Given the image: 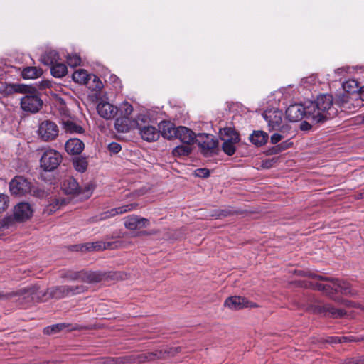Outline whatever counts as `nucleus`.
Here are the masks:
<instances>
[{
	"instance_id": "obj_36",
	"label": "nucleus",
	"mask_w": 364,
	"mask_h": 364,
	"mask_svg": "<svg viewBox=\"0 0 364 364\" xmlns=\"http://www.w3.org/2000/svg\"><path fill=\"white\" fill-rule=\"evenodd\" d=\"M62 278L67 279L70 281H82V271L80 272H73L68 271L61 274Z\"/></svg>"
},
{
	"instance_id": "obj_33",
	"label": "nucleus",
	"mask_w": 364,
	"mask_h": 364,
	"mask_svg": "<svg viewBox=\"0 0 364 364\" xmlns=\"http://www.w3.org/2000/svg\"><path fill=\"white\" fill-rule=\"evenodd\" d=\"M363 340V337L355 336H334L331 338V341L333 343L359 342Z\"/></svg>"
},
{
	"instance_id": "obj_34",
	"label": "nucleus",
	"mask_w": 364,
	"mask_h": 364,
	"mask_svg": "<svg viewBox=\"0 0 364 364\" xmlns=\"http://www.w3.org/2000/svg\"><path fill=\"white\" fill-rule=\"evenodd\" d=\"M73 164L75 169L80 173H84L87 168V161L85 158L77 157L73 159Z\"/></svg>"
},
{
	"instance_id": "obj_15",
	"label": "nucleus",
	"mask_w": 364,
	"mask_h": 364,
	"mask_svg": "<svg viewBox=\"0 0 364 364\" xmlns=\"http://www.w3.org/2000/svg\"><path fill=\"white\" fill-rule=\"evenodd\" d=\"M33 209L28 203H20L14 207V216L16 220L23 221L31 217Z\"/></svg>"
},
{
	"instance_id": "obj_51",
	"label": "nucleus",
	"mask_w": 364,
	"mask_h": 364,
	"mask_svg": "<svg viewBox=\"0 0 364 364\" xmlns=\"http://www.w3.org/2000/svg\"><path fill=\"white\" fill-rule=\"evenodd\" d=\"M283 138V136L278 133H274L271 136V143L272 144H277V142L280 141Z\"/></svg>"
},
{
	"instance_id": "obj_26",
	"label": "nucleus",
	"mask_w": 364,
	"mask_h": 364,
	"mask_svg": "<svg viewBox=\"0 0 364 364\" xmlns=\"http://www.w3.org/2000/svg\"><path fill=\"white\" fill-rule=\"evenodd\" d=\"M267 134L260 130L254 131V132L250 136V141L257 146L264 145L267 141Z\"/></svg>"
},
{
	"instance_id": "obj_49",
	"label": "nucleus",
	"mask_w": 364,
	"mask_h": 364,
	"mask_svg": "<svg viewBox=\"0 0 364 364\" xmlns=\"http://www.w3.org/2000/svg\"><path fill=\"white\" fill-rule=\"evenodd\" d=\"M51 81L48 80H44L38 82V87L41 90H44L46 88H48L51 87Z\"/></svg>"
},
{
	"instance_id": "obj_10",
	"label": "nucleus",
	"mask_w": 364,
	"mask_h": 364,
	"mask_svg": "<svg viewBox=\"0 0 364 364\" xmlns=\"http://www.w3.org/2000/svg\"><path fill=\"white\" fill-rule=\"evenodd\" d=\"M10 191L15 196H23L31 191V183L23 176H16L9 183Z\"/></svg>"
},
{
	"instance_id": "obj_55",
	"label": "nucleus",
	"mask_w": 364,
	"mask_h": 364,
	"mask_svg": "<svg viewBox=\"0 0 364 364\" xmlns=\"http://www.w3.org/2000/svg\"><path fill=\"white\" fill-rule=\"evenodd\" d=\"M342 70H343V68H338V69L337 70V72H338V73H340Z\"/></svg>"
},
{
	"instance_id": "obj_45",
	"label": "nucleus",
	"mask_w": 364,
	"mask_h": 364,
	"mask_svg": "<svg viewBox=\"0 0 364 364\" xmlns=\"http://www.w3.org/2000/svg\"><path fill=\"white\" fill-rule=\"evenodd\" d=\"M196 176L200 178H207L210 176V171L207 168H198L196 170Z\"/></svg>"
},
{
	"instance_id": "obj_40",
	"label": "nucleus",
	"mask_w": 364,
	"mask_h": 364,
	"mask_svg": "<svg viewBox=\"0 0 364 364\" xmlns=\"http://www.w3.org/2000/svg\"><path fill=\"white\" fill-rule=\"evenodd\" d=\"M174 131H176V128L173 127L171 126H168L167 129H164L162 134L164 137L171 139L176 136V133L174 132Z\"/></svg>"
},
{
	"instance_id": "obj_9",
	"label": "nucleus",
	"mask_w": 364,
	"mask_h": 364,
	"mask_svg": "<svg viewBox=\"0 0 364 364\" xmlns=\"http://www.w3.org/2000/svg\"><path fill=\"white\" fill-rule=\"evenodd\" d=\"M282 112L276 108L267 109L262 114L270 131L280 129L282 123Z\"/></svg>"
},
{
	"instance_id": "obj_60",
	"label": "nucleus",
	"mask_w": 364,
	"mask_h": 364,
	"mask_svg": "<svg viewBox=\"0 0 364 364\" xmlns=\"http://www.w3.org/2000/svg\"><path fill=\"white\" fill-rule=\"evenodd\" d=\"M363 361H364V356L363 357Z\"/></svg>"
},
{
	"instance_id": "obj_57",
	"label": "nucleus",
	"mask_w": 364,
	"mask_h": 364,
	"mask_svg": "<svg viewBox=\"0 0 364 364\" xmlns=\"http://www.w3.org/2000/svg\"><path fill=\"white\" fill-rule=\"evenodd\" d=\"M139 361H141V360H142V358H141V356H140V357L139 358Z\"/></svg>"
},
{
	"instance_id": "obj_17",
	"label": "nucleus",
	"mask_w": 364,
	"mask_h": 364,
	"mask_svg": "<svg viewBox=\"0 0 364 364\" xmlns=\"http://www.w3.org/2000/svg\"><path fill=\"white\" fill-rule=\"evenodd\" d=\"M174 132L176 138H178L183 144H193L197 136V134L186 127H178Z\"/></svg>"
},
{
	"instance_id": "obj_2",
	"label": "nucleus",
	"mask_w": 364,
	"mask_h": 364,
	"mask_svg": "<svg viewBox=\"0 0 364 364\" xmlns=\"http://www.w3.org/2000/svg\"><path fill=\"white\" fill-rule=\"evenodd\" d=\"M316 277L326 282H316L314 284V287L329 296H333L335 293H340L348 296H354L358 294L357 291L352 289L350 284L346 281L324 277L320 275L316 276Z\"/></svg>"
},
{
	"instance_id": "obj_14",
	"label": "nucleus",
	"mask_w": 364,
	"mask_h": 364,
	"mask_svg": "<svg viewBox=\"0 0 364 364\" xmlns=\"http://www.w3.org/2000/svg\"><path fill=\"white\" fill-rule=\"evenodd\" d=\"M224 305L231 310H239L246 307L255 306L245 298L237 296L228 298L225 301Z\"/></svg>"
},
{
	"instance_id": "obj_37",
	"label": "nucleus",
	"mask_w": 364,
	"mask_h": 364,
	"mask_svg": "<svg viewBox=\"0 0 364 364\" xmlns=\"http://www.w3.org/2000/svg\"><path fill=\"white\" fill-rule=\"evenodd\" d=\"M343 90L347 92H355L358 90V85L355 80L346 81L342 85Z\"/></svg>"
},
{
	"instance_id": "obj_56",
	"label": "nucleus",
	"mask_w": 364,
	"mask_h": 364,
	"mask_svg": "<svg viewBox=\"0 0 364 364\" xmlns=\"http://www.w3.org/2000/svg\"><path fill=\"white\" fill-rule=\"evenodd\" d=\"M360 198H364V192L360 193Z\"/></svg>"
},
{
	"instance_id": "obj_18",
	"label": "nucleus",
	"mask_w": 364,
	"mask_h": 364,
	"mask_svg": "<svg viewBox=\"0 0 364 364\" xmlns=\"http://www.w3.org/2000/svg\"><path fill=\"white\" fill-rule=\"evenodd\" d=\"M149 220L144 218H139L137 215H130L125 219L124 225L131 230H135L146 228L149 225Z\"/></svg>"
},
{
	"instance_id": "obj_4",
	"label": "nucleus",
	"mask_w": 364,
	"mask_h": 364,
	"mask_svg": "<svg viewBox=\"0 0 364 364\" xmlns=\"http://www.w3.org/2000/svg\"><path fill=\"white\" fill-rule=\"evenodd\" d=\"M220 136L223 141V151L228 156H232L235 152V145L239 142V134L232 128L226 127L220 130Z\"/></svg>"
},
{
	"instance_id": "obj_11",
	"label": "nucleus",
	"mask_w": 364,
	"mask_h": 364,
	"mask_svg": "<svg viewBox=\"0 0 364 364\" xmlns=\"http://www.w3.org/2000/svg\"><path fill=\"white\" fill-rule=\"evenodd\" d=\"M115 247H117L115 242H105L103 241H96L73 246V250L81 252L101 251L107 249H113Z\"/></svg>"
},
{
	"instance_id": "obj_16",
	"label": "nucleus",
	"mask_w": 364,
	"mask_h": 364,
	"mask_svg": "<svg viewBox=\"0 0 364 364\" xmlns=\"http://www.w3.org/2000/svg\"><path fill=\"white\" fill-rule=\"evenodd\" d=\"M97 111L101 117L105 119H110L117 113V108L108 102L100 101L97 104Z\"/></svg>"
},
{
	"instance_id": "obj_44",
	"label": "nucleus",
	"mask_w": 364,
	"mask_h": 364,
	"mask_svg": "<svg viewBox=\"0 0 364 364\" xmlns=\"http://www.w3.org/2000/svg\"><path fill=\"white\" fill-rule=\"evenodd\" d=\"M108 149L113 154H117L121 151L122 146L117 142H112L108 145Z\"/></svg>"
},
{
	"instance_id": "obj_46",
	"label": "nucleus",
	"mask_w": 364,
	"mask_h": 364,
	"mask_svg": "<svg viewBox=\"0 0 364 364\" xmlns=\"http://www.w3.org/2000/svg\"><path fill=\"white\" fill-rule=\"evenodd\" d=\"M122 109H123L122 112H124V116H127V117H129V115H130L133 111L132 106L128 102H125V103L122 104Z\"/></svg>"
},
{
	"instance_id": "obj_21",
	"label": "nucleus",
	"mask_w": 364,
	"mask_h": 364,
	"mask_svg": "<svg viewBox=\"0 0 364 364\" xmlns=\"http://www.w3.org/2000/svg\"><path fill=\"white\" fill-rule=\"evenodd\" d=\"M136 126V120H131L127 116L118 117L114 122V127L118 132H128L132 127Z\"/></svg>"
},
{
	"instance_id": "obj_5",
	"label": "nucleus",
	"mask_w": 364,
	"mask_h": 364,
	"mask_svg": "<svg viewBox=\"0 0 364 364\" xmlns=\"http://www.w3.org/2000/svg\"><path fill=\"white\" fill-rule=\"evenodd\" d=\"M147 117L144 115H139L136 119V127L139 131L141 138L146 141H155L160 136L159 131L152 125H145Z\"/></svg>"
},
{
	"instance_id": "obj_59",
	"label": "nucleus",
	"mask_w": 364,
	"mask_h": 364,
	"mask_svg": "<svg viewBox=\"0 0 364 364\" xmlns=\"http://www.w3.org/2000/svg\"><path fill=\"white\" fill-rule=\"evenodd\" d=\"M333 296H334V294ZM331 297L333 298V299H335V297H333V296H331Z\"/></svg>"
},
{
	"instance_id": "obj_6",
	"label": "nucleus",
	"mask_w": 364,
	"mask_h": 364,
	"mask_svg": "<svg viewBox=\"0 0 364 364\" xmlns=\"http://www.w3.org/2000/svg\"><path fill=\"white\" fill-rule=\"evenodd\" d=\"M62 161L60 152L54 149L46 150L40 159L41 167L46 171H52L57 168Z\"/></svg>"
},
{
	"instance_id": "obj_25",
	"label": "nucleus",
	"mask_w": 364,
	"mask_h": 364,
	"mask_svg": "<svg viewBox=\"0 0 364 364\" xmlns=\"http://www.w3.org/2000/svg\"><path fill=\"white\" fill-rule=\"evenodd\" d=\"M50 68L51 75L55 78H62L68 74L66 65L60 60L51 65Z\"/></svg>"
},
{
	"instance_id": "obj_1",
	"label": "nucleus",
	"mask_w": 364,
	"mask_h": 364,
	"mask_svg": "<svg viewBox=\"0 0 364 364\" xmlns=\"http://www.w3.org/2000/svg\"><path fill=\"white\" fill-rule=\"evenodd\" d=\"M336 114L337 110L333 106V97L328 94L320 95L314 101L291 105L286 109L287 119L290 122H298L305 117L314 123H318Z\"/></svg>"
},
{
	"instance_id": "obj_22",
	"label": "nucleus",
	"mask_w": 364,
	"mask_h": 364,
	"mask_svg": "<svg viewBox=\"0 0 364 364\" xmlns=\"http://www.w3.org/2000/svg\"><path fill=\"white\" fill-rule=\"evenodd\" d=\"M84 143L77 138L70 139L65 145V149L69 154H80L84 149Z\"/></svg>"
},
{
	"instance_id": "obj_29",
	"label": "nucleus",
	"mask_w": 364,
	"mask_h": 364,
	"mask_svg": "<svg viewBox=\"0 0 364 364\" xmlns=\"http://www.w3.org/2000/svg\"><path fill=\"white\" fill-rule=\"evenodd\" d=\"M191 152V144H183L176 146L172 151V154L175 157H184L188 156Z\"/></svg>"
},
{
	"instance_id": "obj_50",
	"label": "nucleus",
	"mask_w": 364,
	"mask_h": 364,
	"mask_svg": "<svg viewBox=\"0 0 364 364\" xmlns=\"http://www.w3.org/2000/svg\"><path fill=\"white\" fill-rule=\"evenodd\" d=\"M59 201L56 200L55 204H50L47 206L46 211L48 213H51L59 208Z\"/></svg>"
},
{
	"instance_id": "obj_20",
	"label": "nucleus",
	"mask_w": 364,
	"mask_h": 364,
	"mask_svg": "<svg viewBox=\"0 0 364 364\" xmlns=\"http://www.w3.org/2000/svg\"><path fill=\"white\" fill-rule=\"evenodd\" d=\"M58 52L51 48H47L41 55L40 61L46 66L50 67L57 61L60 60Z\"/></svg>"
},
{
	"instance_id": "obj_41",
	"label": "nucleus",
	"mask_w": 364,
	"mask_h": 364,
	"mask_svg": "<svg viewBox=\"0 0 364 364\" xmlns=\"http://www.w3.org/2000/svg\"><path fill=\"white\" fill-rule=\"evenodd\" d=\"M9 205V197L6 195H0V213L7 208Z\"/></svg>"
},
{
	"instance_id": "obj_12",
	"label": "nucleus",
	"mask_w": 364,
	"mask_h": 364,
	"mask_svg": "<svg viewBox=\"0 0 364 364\" xmlns=\"http://www.w3.org/2000/svg\"><path fill=\"white\" fill-rule=\"evenodd\" d=\"M29 87L19 83H7L0 81V94L3 97H7L14 93H27Z\"/></svg>"
},
{
	"instance_id": "obj_7",
	"label": "nucleus",
	"mask_w": 364,
	"mask_h": 364,
	"mask_svg": "<svg viewBox=\"0 0 364 364\" xmlns=\"http://www.w3.org/2000/svg\"><path fill=\"white\" fill-rule=\"evenodd\" d=\"M85 290V287L82 285H63L48 289L46 294H49L50 296L52 298L59 299L64 298L65 296L80 294L82 292H84Z\"/></svg>"
},
{
	"instance_id": "obj_23",
	"label": "nucleus",
	"mask_w": 364,
	"mask_h": 364,
	"mask_svg": "<svg viewBox=\"0 0 364 364\" xmlns=\"http://www.w3.org/2000/svg\"><path fill=\"white\" fill-rule=\"evenodd\" d=\"M73 80L80 85H88L89 80L92 79V75L89 74L86 70L78 69L72 75Z\"/></svg>"
},
{
	"instance_id": "obj_48",
	"label": "nucleus",
	"mask_w": 364,
	"mask_h": 364,
	"mask_svg": "<svg viewBox=\"0 0 364 364\" xmlns=\"http://www.w3.org/2000/svg\"><path fill=\"white\" fill-rule=\"evenodd\" d=\"M134 360V358H132L130 356H125V357H121V358H117L114 359V362L116 364H120V363H129Z\"/></svg>"
},
{
	"instance_id": "obj_47",
	"label": "nucleus",
	"mask_w": 364,
	"mask_h": 364,
	"mask_svg": "<svg viewBox=\"0 0 364 364\" xmlns=\"http://www.w3.org/2000/svg\"><path fill=\"white\" fill-rule=\"evenodd\" d=\"M109 80L113 83V85L116 89L119 90L122 87L121 81L117 76L111 75Z\"/></svg>"
},
{
	"instance_id": "obj_24",
	"label": "nucleus",
	"mask_w": 364,
	"mask_h": 364,
	"mask_svg": "<svg viewBox=\"0 0 364 364\" xmlns=\"http://www.w3.org/2000/svg\"><path fill=\"white\" fill-rule=\"evenodd\" d=\"M79 184L73 177L65 178L62 183V189L66 194H75L79 191Z\"/></svg>"
},
{
	"instance_id": "obj_58",
	"label": "nucleus",
	"mask_w": 364,
	"mask_h": 364,
	"mask_svg": "<svg viewBox=\"0 0 364 364\" xmlns=\"http://www.w3.org/2000/svg\"><path fill=\"white\" fill-rule=\"evenodd\" d=\"M363 122H364V116L363 117Z\"/></svg>"
},
{
	"instance_id": "obj_38",
	"label": "nucleus",
	"mask_w": 364,
	"mask_h": 364,
	"mask_svg": "<svg viewBox=\"0 0 364 364\" xmlns=\"http://www.w3.org/2000/svg\"><path fill=\"white\" fill-rule=\"evenodd\" d=\"M66 327L65 323H58L51 326H48L44 328V332L47 334L59 332Z\"/></svg>"
},
{
	"instance_id": "obj_27",
	"label": "nucleus",
	"mask_w": 364,
	"mask_h": 364,
	"mask_svg": "<svg viewBox=\"0 0 364 364\" xmlns=\"http://www.w3.org/2000/svg\"><path fill=\"white\" fill-rule=\"evenodd\" d=\"M43 70L37 67H26L21 71V75L24 79H35L41 77Z\"/></svg>"
},
{
	"instance_id": "obj_30",
	"label": "nucleus",
	"mask_w": 364,
	"mask_h": 364,
	"mask_svg": "<svg viewBox=\"0 0 364 364\" xmlns=\"http://www.w3.org/2000/svg\"><path fill=\"white\" fill-rule=\"evenodd\" d=\"M21 294L25 295V297L31 296V300H35L46 294L43 291H40L38 286H32L29 288L22 289Z\"/></svg>"
},
{
	"instance_id": "obj_13",
	"label": "nucleus",
	"mask_w": 364,
	"mask_h": 364,
	"mask_svg": "<svg viewBox=\"0 0 364 364\" xmlns=\"http://www.w3.org/2000/svg\"><path fill=\"white\" fill-rule=\"evenodd\" d=\"M43 101L37 95H26L21 100V107L26 112L36 113L42 107Z\"/></svg>"
},
{
	"instance_id": "obj_42",
	"label": "nucleus",
	"mask_w": 364,
	"mask_h": 364,
	"mask_svg": "<svg viewBox=\"0 0 364 364\" xmlns=\"http://www.w3.org/2000/svg\"><path fill=\"white\" fill-rule=\"evenodd\" d=\"M92 79L95 83V85L90 86V88L95 90H100L103 87V85L100 78L96 75H92Z\"/></svg>"
},
{
	"instance_id": "obj_28",
	"label": "nucleus",
	"mask_w": 364,
	"mask_h": 364,
	"mask_svg": "<svg viewBox=\"0 0 364 364\" xmlns=\"http://www.w3.org/2000/svg\"><path fill=\"white\" fill-rule=\"evenodd\" d=\"M104 275L100 272L82 271V282L92 283L100 282Z\"/></svg>"
},
{
	"instance_id": "obj_52",
	"label": "nucleus",
	"mask_w": 364,
	"mask_h": 364,
	"mask_svg": "<svg viewBox=\"0 0 364 364\" xmlns=\"http://www.w3.org/2000/svg\"><path fill=\"white\" fill-rule=\"evenodd\" d=\"M292 144L291 142L289 141H284L279 144L277 148L279 149V151H283L289 148Z\"/></svg>"
},
{
	"instance_id": "obj_54",
	"label": "nucleus",
	"mask_w": 364,
	"mask_h": 364,
	"mask_svg": "<svg viewBox=\"0 0 364 364\" xmlns=\"http://www.w3.org/2000/svg\"><path fill=\"white\" fill-rule=\"evenodd\" d=\"M41 364H50V363L48 361H44Z\"/></svg>"
},
{
	"instance_id": "obj_32",
	"label": "nucleus",
	"mask_w": 364,
	"mask_h": 364,
	"mask_svg": "<svg viewBox=\"0 0 364 364\" xmlns=\"http://www.w3.org/2000/svg\"><path fill=\"white\" fill-rule=\"evenodd\" d=\"M323 309L326 315L334 318L343 317L346 314V312L343 310L336 309L330 304L324 305L323 306Z\"/></svg>"
},
{
	"instance_id": "obj_3",
	"label": "nucleus",
	"mask_w": 364,
	"mask_h": 364,
	"mask_svg": "<svg viewBox=\"0 0 364 364\" xmlns=\"http://www.w3.org/2000/svg\"><path fill=\"white\" fill-rule=\"evenodd\" d=\"M201 154L205 157H210L217 154L218 150V141L214 136L205 133L197 134L196 141Z\"/></svg>"
},
{
	"instance_id": "obj_19",
	"label": "nucleus",
	"mask_w": 364,
	"mask_h": 364,
	"mask_svg": "<svg viewBox=\"0 0 364 364\" xmlns=\"http://www.w3.org/2000/svg\"><path fill=\"white\" fill-rule=\"evenodd\" d=\"M136 207V204L131 203V204H127V205H122V206H120L118 208H112L110 210L102 213L99 216L98 218L95 219V221L105 220L107 218L113 217L118 214L125 213L128 211H131V210L135 209Z\"/></svg>"
},
{
	"instance_id": "obj_8",
	"label": "nucleus",
	"mask_w": 364,
	"mask_h": 364,
	"mask_svg": "<svg viewBox=\"0 0 364 364\" xmlns=\"http://www.w3.org/2000/svg\"><path fill=\"white\" fill-rule=\"evenodd\" d=\"M59 129L58 125L50 121L44 120L39 124L37 130L38 137L43 141H50L56 139Z\"/></svg>"
},
{
	"instance_id": "obj_43",
	"label": "nucleus",
	"mask_w": 364,
	"mask_h": 364,
	"mask_svg": "<svg viewBox=\"0 0 364 364\" xmlns=\"http://www.w3.org/2000/svg\"><path fill=\"white\" fill-rule=\"evenodd\" d=\"M92 79L95 83V85L90 86V88L95 90H100L103 87V85L100 78L96 75H92Z\"/></svg>"
},
{
	"instance_id": "obj_31",
	"label": "nucleus",
	"mask_w": 364,
	"mask_h": 364,
	"mask_svg": "<svg viewBox=\"0 0 364 364\" xmlns=\"http://www.w3.org/2000/svg\"><path fill=\"white\" fill-rule=\"evenodd\" d=\"M63 129L66 132L69 133H82L83 129L81 126L77 124L71 120H63Z\"/></svg>"
},
{
	"instance_id": "obj_39",
	"label": "nucleus",
	"mask_w": 364,
	"mask_h": 364,
	"mask_svg": "<svg viewBox=\"0 0 364 364\" xmlns=\"http://www.w3.org/2000/svg\"><path fill=\"white\" fill-rule=\"evenodd\" d=\"M230 214V211L228 210H215L210 216L215 218H220L226 217Z\"/></svg>"
},
{
	"instance_id": "obj_35",
	"label": "nucleus",
	"mask_w": 364,
	"mask_h": 364,
	"mask_svg": "<svg viewBox=\"0 0 364 364\" xmlns=\"http://www.w3.org/2000/svg\"><path fill=\"white\" fill-rule=\"evenodd\" d=\"M66 62L70 67L75 68L80 65L82 60L79 54L72 53L66 55Z\"/></svg>"
},
{
	"instance_id": "obj_53",
	"label": "nucleus",
	"mask_w": 364,
	"mask_h": 364,
	"mask_svg": "<svg viewBox=\"0 0 364 364\" xmlns=\"http://www.w3.org/2000/svg\"><path fill=\"white\" fill-rule=\"evenodd\" d=\"M346 304L348 306H354V307L360 308L364 312V307H362L360 304H358L355 302L346 301Z\"/></svg>"
}]
</instances>
